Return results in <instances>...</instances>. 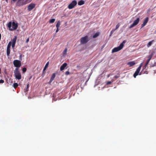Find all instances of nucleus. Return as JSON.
Returning a JSON list of instances; mask_svg holds the SVG:
<instances>
[{
    "label": "nucleus",
    "mask_w": 156,
    "mask_h": 156,
    "mask_svg": "<svg viewBox=\"0 0 156 156\" xmlns=\"http://www.w3.org/2000/svg\"><path fill=\"white\" fill-rule=\"evenodd\" d=\"M17 39V37L15 36L14 37L12 40V42H9L7 45L6 50V53L7 56H9L10 53V48L11 45L12 48H13L15 45Z\"/></svg>",
    "instance_id": "1"
},
{
    "label": "nucleus",
    "mask_w": 156,
    "mask_h": 156,
    "mask_svg": "<svg viewBox=\"0 0 156 156\" xmlns=\"http://www.w3.org/2000/svg\"><path fill=\"white\" fill-rule=\"evenodd\" d=\"M18 27L17 23H16L14 22L12 23L11 22H9L7 24V27L9 28V30L12 31L16 30Z\"/></svg>",
    "instance_id": "2"
},
{
    "label": "nucleus",
    "mask_w": 156,
    "mask_h": 156,
    "mask_svg": "<svg viewBox=\"0 0 156 156\" xmlns=\"http://www.w3.org/2000/svg\"><path fill=\"white\" fill-rule=\"evenodd\" d=\"M126 41V40L123 41L120 44L119 46L117 47H115L112 50V53L117 52L122 49L124 46V44L125 43Z\"/></svg>",
    "instance_id": "3"
},
{
    "label": "nucleus",
    "mask_w": 156,
    "mask_h": 156,
    "mask_svg": "<svg viewBox=\"0 0 156 156\" xmlns=\"http://www.w3.org/2000/svg\"><path fill=\"white\" fill-rule=\"evenodd\" d=\"M14 73L16 79L20 80L21 79V75L19 71V69L16 68L14 71Z\"/></svg>",
    "instance_id": "4"
},
{
    "label": "nucleus",
    "mask_w": 156,
    "mask_h": 156,
    "mask_svg": "<svg viewBox=\"0 0 156 156\" xmlns=\"http://www.w3.org/2000/svg\"><path fill=\"white\" fill-rule=\"evenodd\" d=\"M89 39L87 36H86L82 37L80 39V42L81 44H83L87 43L89 41Z\"/></svg>",
    "instance_id": "5"
},
{
    "label": "nucleus",
    "mask_w": 156,
    "mask_h": 156,
    "mask_svg": "<svg viewBox=\"0 0 156 156\" xmlns=\"http://www.w3.org/2000/svg\"><path fill=\"white\" fill-rule=\"evenodd\" d=\"M77 4V1L76 0H74L68 5V7L69 9H72Z\"/></svg>",
    "instance_id": "6"
},
{
    "label": "nucleus",
    "mask_w": 156,
    "mask_h": 156,
    "mask_svg": "<svg viewBox=\"0 0 156 156\" xmlns=\"http://www.w3.org/2000/svg\"><path fill=\"white\" fill-rule=\"evenodd\" d=\"M14 66L16 68H19L21 66V61L18 60H15L13 62Z\"/></svg>",
    "instance_id": "7"
},
{
    "label": "nucleus",
    "mask_w": 156,
    "mask_h": 156,
    "mask_svg": "<svg viewBox=\"0 0 156 156\" xmlns=\"http://www.w3.org/2000/svg\"><path fill=\"white\" fill-rule=\"evenodd\" d=\"M140 21V18H137L136 20H135L133 23L131 24L129 27V28H131L133 27L134 26L138 24Z\"/></svg>",
    "instance_id": "8"
},
{
    "label": "nucleus",
    "mask_w": 156,
    "mask_h": 156,
    "mask_svg": "<svg viewBox=\"0 0 156 156\" xmlns=\"http://www.w3.org/2000/svg\"><path fill=\"white\" fill-rule=\"evenodd\" d=\"M36 6V4L34 3H31L27 7V10L28 11H30L33 9Z\"/></svg>",
    "instance_id": "9"
},
{
    "label": "nucleus",
    "mask_w": 156,
    "mask_h": 156,
    "mask_svg": "<svg viewBox=\"0 0 156 156\" xmlns=\"http://www.w3.org/2000/svg\"><path fill=\"white\" fill-rule=\"evenodd\" d=\"M25 4V3L24 2V0H18L16 3V5L19 6L23 5Z\"/></svg>",
    "instance_id": "10"
},
{
    "label": "nucleus",
    "mask_w": 156,
    "mask_h": 156,
    "mask_svg": "<svg viewBox=\"0 0 156 156\" xmlns=\"http://www.w3.org/2000/svg\"><path fill=\"white\" fill-rule=\"evenodd\" d=\"M140 68H138L136 69V71L133 74V77L134 78H136V76H137L140 73Z\"/></svg>",
    "instance_id": "11"
},
{
    "label": "nucleus",
    "mask_w": 156,
    "mask_h": 156,
    "mask_svg": "<svg viewBox=\"0 0 156 156\" xmlns=\"http://www.w3.org/2000/svg\"><path fill=\"white\" fill-rule=\"evenodd\" d=\"M148 17H147L145 19L143 23L141 24V28L144 27L148 21Z\"/></svg>",
    "instance_id": "12"
},
{
    "label": "nucleus",
    "mask_w": 156,
    "mask_h": 156,
    "mask_svg": "<svg viewBox=\"0 0 156 156\" xmlns=\"http://www.w3.org/2000/svg\"><path fill=\"white\" fill-rule=\"evenodd\" d=\"M67 64L66 63H63L60 67V70L61 71L65 69V67L67 66Z\"/></svg>",
    "instance_id": "13"
},
{
    "label": "nucleus",
    "mask_w": 156,
    "mask_h": 156,
    "mask_svg": "<svg viewBox=\"0 0 156 156\" xmlns=\"http://www.w3.org/2000/svg\"><path fill=\"white\" fill-rule=\"evenodd\" d=\"M55 77V73H54L52 74L50 78V80L49 81V83H50L52 81L54 80V78Z\"/></svg>",
    "instance_id": "14"
},
{
    "label": "nucleus",
    "mask_w": 156,
    "mask_h": 156,
    "mask_svg": "<svg viewBox=\"0 0 156 156\" xmlns=\"http://www.w3.org/2000/svg\"><path fill=\"white\" fill-rule=\"evenodd\" d=\"M135 64V62L133 61L127 63V64L129 65L130 67L132 66Z\"/></svg>",
    "instance_id": "15"
},
{
    "label": "nucleus",
    "mask_w": 156,
    "mask_h": 156,
    "mask_svg": "<svg viewBox=\"0 0 156 156\" xmlns=\"http://www.w3.org/2000/svg\"><path fill=\"white\" fill-rule=\"evenodd\" d=\"M84 2L83 0H80V1H79L78 2V5H81L83 4H84Z\"/></svg>",
    "instance_id": "16"
},
{
    "label": "nucleus",
    "mask_w": 156,
    "mask_h": 156,
    "mask_svg": "<svg viewBox=\"0 0 156 156\" xmlns=\"http://www.w3.org/2000/svg\"><path fill=\"white\" fill-rule=\"evenodd\" d=\"M100 34V33L97 32L93 36V38H95L98 37Z\"/></svg>",
    "instance_id": "17"
},
{
    "label": "nucleus",
    "mask_w": 156,
    "mask_h": 156,
    "mask_svg": "<svg viewBox=\"0 0 156 156\" xmlns=\"http://www.w3.org/2000/svg\"><path fill=\"white\" fill-rule=\"evenodd\" d=\"M154 40H152V41H150L147 44V47H150L152 44V43L154 42Z\"/></svg>",
    "instance_id": "18"
},
{
    "label": "nucleus",
    "mask_w": 156,
    "mask_h": 156,
    "mask_svg": "<svg viewBox=\"0 0 156 156\" xmlns=\"http://www.w3.org/2000/svg\"><path fill=\"white\" fill-rule=\"evenodd\" d=\"M152 55H150V56H149V57H148V59H147V62L146 63V64L147 65H148V63H149L150 60H151V58H152Z\"/></svg>",
    "instance_id": "19"
},
{
    "label": "nucleus",
    "mask_w": 156,
    "mask_h": 156,
    "mask_svg": "<svg viewBox=\"0 0 156 156\" xmlns=\"http://www.w3.org/2000/svg\"><path fill=\"white\" fill-rule=\"evenodd\" d=\"M29 87V84L28 83L27 85L26 89H25V90H24L25 92H27L28 91Z\"/></svg>",
    "instance_id": "20"
},
{
    "label": "nucleus",
    "mask_w": 156,
    "mask_h": 156,
    "mask_svg": "<svg viewBox=\"0 0 156 156\" xmlns=\"http://www.w3.org/2000/svg\"><path fill=\"white\" fill-rule=\"evenodd\" d=\"M48 65H49V62H48L46 64V65L44 68L43 70V71H44L46 70L47 68L48 67Z\"/></svg>",
    "instance_id": "21"
},
{
    "label": "nucleus",
    "mask_w": 156,
    "mask_h": 156,
    "mask_svg": "<svg viewBox=\"0 0 156 156\" xmlns=\"http://www.w3.org/2000/svg\"><path fill=\"white\" fill-rule=\"evenodd\" d=\"M18 85L17 83H14L13 84V87L15 88H16L18 87Z\"/></svg>",
    "instance_id": "22"
},
{
    "label": "nucleus",
    "mask_w": 156,
    "mask_h": 156,
    "mask_svg": "<svg viewBox=\"0 0 156 156\" xmlns=\"http://www.w3.org/2000/svg\"><path fill=\"white\" fill-rule=\"evenodd\" d=\"M67 51V49L66 48L63 52V55H65L66 54Z\"/></svg>",
    "instance_id": "23"
},
{
    "label": "nucleus",
    "mask_w": 156,
    "mask_h": 156,
    "mask_svg": "<svg viewBox=\"0 0 156 156\" xmlns=\"http://www.w3.org/2000/svg\"><path fill=\"white\" fill-rule=\"evenodd\" d=\"M60 25V22L59 21H58L56 25V27L57 28H59Z\"/></svg>",
    "instance_id": "24"
},
{
    "label": "nucleus",
    "mask_w": 156,
    "mask_h": 156,
    "mask_svg": "<svg viewBox=\"0 0 156 156\" xmlns=\"http://www.w3.org/2000/svg\"><path fill=\"white\" fill-rule=\"evenodd\" d=\"M55 21V19H50L49 20V23H53Z\"/></svg>",
    "instance_id": "25"
},
{
    "label": "nucleus",
    "mask_w": 156,
    "mask_h": 156,
    "mask_svg": "<svg viewBox=\"0 0 156 156\" xmlns=\"http://www.w3.org/2000/svg\"><path fill=\"white\" fill-rule=\"evenodd\" d=\"M119 26H120V25L119 23L117 24L114 30H116L119 27Z\"/></svg>",
    "instance_id": "26"
},
{
    "label": "nucleus",
    "mask_w": 156,
    "mask_h": 156,
    "mask_svg": "<svg viewBox=\"0 0 156 156\" xmlns=\"http://www.w3.org/2000/svg\"><path fill=\"white\" fill-rule=\"evenodd\" d=\"M147 65L145 64V65L143 67V70H144L147 67Z\"/></svg>",
    "instance_id": "27"
},
{
    "label": "nucleus",
    "mask_w": 156,
    "mask_h": 156,
    "mask_svg": "<svg viewBox=\"0 0 156 156\" xmlns=\"http://www.w3.org/2000/svg\"><path fill=\"white\" fill-rule=\"evenodd\" d=\"M27 70L26 68L24 67L23 68L22 71L23 72H25Z\"/></svg>",
    "instance_id": "28"
},
{
    "label": "nucleus",
    "mask_w": 156,
    "mask_h": 156,
    "mask_svg": "<svg viewBox=\"0 0 156 156\" xmlns=\"http://www.w3.org/2000/svg\"><path fill=\"white\" fill-rule=\"evenodd\" d=\"M69 74V71H67L65 72V74L66 75H68Z\"/></svg>",
    "instance_id": "29"
},
{
    "label": "nucleus",
    "mask_w": 156,
    "mask_h": 156,
    "mask_svg": "<svg viewBox=\"0 0 156 156\" xmlns=\"http://www.w3.org/2000/svg\"><path fill=\"white\" fill-rule=\"evenodd\" d=\"M111 82V81H108L107 83V85H108V84H111L112 82Z\"/></svg>",
    "instance_id": "30"
},
{
    "label": "nucleus",
    "mask_w": 156,
    "mask_h": 156,
    "mask_svg": "<svg viewBox=\"0 0 156 156\" xmlns=\"http://www.w3.org/2000/svg\"><path fill=\"white\" fill-rule=\"evenodd\" d=\"M4 82V81L3 80H0V83H3Z\"/></svg>",
    "instance_id": "31"
},
{
    "label": "nucleus",
    "mask_w": 156,
    "mask_h": 156,
    "mask_svg": "<svg viewBox=\"0 0 156 156\" xmlns=\"http://www.w3.org/2000/svg\"><path fill=\"white\" fill-rule=\"evenodd\" d=\"M119 77V76H114V78L117 79Z\"/></svg>",
    "instance_id": "32"
},
{
    "label": "nucleus",
    "mask_w": 156,
    "mask_h": 156,
    "mask_svg": "<svg viewBox=\"0 0 156 156\" xmlns=\"http://www.w3.org/2000/svg\"><path fill=\"white\" fill-rule=\"evenodd\" d=\"M144 74H147L148 73V71H147L146 70L145 71H144Z\"/></svg>",
    "instance_id": "33"
},
{
    "label": "nucleus",
    "mask_w": 156,
    "mask_h": 156,
    "mask_svg": "<svg viewBox=\"0 0 156 156\" xmlns=\"http://www.w3.org/2000/svg\"><path fill=\"white\" fill-rule=\"evenodd\" d=\"M114 30H112L111 32H110V35L112 34L113 33V32L114 31Z\"/></svg>",
    "instance_id": "34"
},
{
    "label": "nucleus",
    "mask_w": 156,
    "mask_h": 156,
    "mask_svg": "<svg viewBox=\"0 0 156 156\" xmlns=\"http://www.w3.org/2000/svg\"><path fill=\"white\" fill-rule=\"evenodd\" d=\"M58 28H57V29H56V33H57L58 31V30H59V29Z\"/></svg>",
    "instance_id": "35"
},
{
    "label": "nucleus",
    "mask_w": 156,
    "mask_h": 156,
    "mask_svg": "<svg viewBox=\"0 0 156 156\" xmlns=\"http://www.w3.org/2000/svg\"><path fill=\"white\" fill-rule=\"evenodd\" d=\"M142 67V63L139 66L138 68H140V69H141V67Z\"/></svg>",
    "instance_id": "36"
},
{
    "label": "nucleus",
    "mask_w": 156,
    "mask_h": 156,
    "mask_svg": "<svg viewBox=\"0 0 156 156\" xmlns=\"http://www.w3.org/2000/svg\"><path fill=\"white\" fill-rule=\"evenodd\" d=\"M29 41V38H27V39L26 41V42L27 43Z\"/></svg>",
    "instance_id": "37"
},
{
    "label": "nucleus",
    "mask_w": 156,
    "mask_h": 156,
    "mask_svg": "<svg viewBox=\"0 0 156 156\" xmlns=\"http://www.w3.org/2000/svg\"><path fill=\"white\" fill-rule=\"evenodd\" d=\"M154 66H155V65H152V66H151V67H154Z\"/></svg>",
    "instance_id": "38"
},
{
    "label": "nucleus",
    "mask_w": 156,
    "mask_h": 156,
    "mask_svg": "<svg viewBox=\"0 0 156 156\" xmlns=\"http://www.w3.org/2000/svg\"><path fill=\"white\" fill-rule=\"evenodd\" d=\"M142 74V72H140V73H139V75H141Z\"/></svg>",
    "instance_id": "39"
},
{
    "label": "nucleus",
    "mask_w": 156,
    "mask_h": 156,
    "mask_svg": "<svg viewBox=\"0 0 156 156\" xmlns=\"http://www.w3.org/2000/svg\"><path fill=\"white\" fill-rule=\"evenodd\" d=\"M12 1L14 2H15L16 0H12Z\"/></svg>",
    "instance_id": "40"
},
{
    "label": "nucleus",
    "mask_w": 156,
    "mask_h": 156,
    "mask_svg": "<svg viewBox=\"0 0 156 156\" xmlns=\"http://www.w3.org/2000/svg\"><path fill=\"white\" fill-rule=\"evenodd\" d=\"M7 2H8V0H5Z\"/></svg>",
    "instance_id": "41"
}]
</instances>
